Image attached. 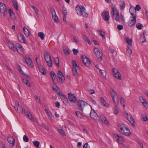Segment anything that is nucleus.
Masks as SVG:
<instances>
[{"label": "nucleus", "mask_w": 148, "mask_h": 148, "mask_svg": "<svg viewBox=\"0 0 148 148\" xmlns=\"http://www.w3.org/2000/svg\"><path fill=\"white\" fill-rule=\"evenodd\" d=\"M75 10L79 15L85 17H87L88 16V14L85 12V8L82 5H77L75 7Z\"/></svg>", "instance_id": "obj_1"}, {"label": "nucleus", "mask_w": 148, "mask_h": 148, "mask_svg": "<svg viewBox=\"0 0 148 148\" xmlns=\"http://www.w3.org/2000/svg\"><path fill=\"white\" fill-rule=\"evenodd\" d=\"M44 57L48 66L51 67L52 66L51 57L49 53L46 51H44Z\"/></svg>", "instance_id": "obj_2"}, {"label": "nucleus", "mask_w": 148, "mask_h": 148, "mask_svg": "<svg viewBox=\"0 0 148 148\" xmlns=\"http://www.w3.org/2000/svg\"><path fill=\"white\" fill-rule=\"evenodd\" d=\"M120 132L126 136H129L131 134L129 128L126 127L125 125H123V126H121L120 130Z\"/></svg>", "instance_id": "obj_3"}, {"label": "nucleus", "mask_w": 148, "mask_h": 148, "mask_svg": "<svg viewBox=\"0 0 148 148\" xmlns=\"http://www.w3.org/2000/svg\"><path fill=\"white\" fill-rule=\"evenodd\" d=\"M14 107L15 109L19 113L24 112L25 113L27 110L24 108H23L22 106L19 105L18 102L17 101H15V105Z\"/></svg>", "instance_id": "obj_4"}, {"label": "nucleus", "mask_w": 148, "mask_h": 148, "mask_svg": "<svg viewBox=\"0 0 148 148\" xmlns=\"http://www.w3.org/2000/svg\"><path fill=\"white\" fill-rule=\"evenodd\" d=\"M130 12L132 16L130 18H132L128 22V25L130 26H132L135 24L136 23V16L135 15L130 12Z\"/></svg>", "instance_id": "obj_5"}, {"label": "nucleus", "mask_w": 148, "mask_h": 148, "mask_svg": "<svg viewBox=\"0 0 148 148\" xmlns=\"http://www.w3.org/2000/svg\"><path fill=\"white\" fill-rule=\"evenodd\" d=\"M87 105L88 103H87L82 100H79L77 103L79 109L82 112Z\"/></svg>", "instance_id": "obj_6"}, {"label": "nucleus", "mask_w": 148, "mask_h": 148, "mask_svg": "<svg viewBox=\"0 0 148 148\" xmlns=\"http://www.w3.org/2000/svg\"><path fill=\"white\" fill-rule=\"evenodd\" d=\"M73 65V75L76 77L78 76L79 74L77 73L76 68L77 67V65L76 62L75 60H72V61Z\"/></svg>", "instance_id": "obj_7"}, {"label": "nucleus", "mask_w": 148, "mask_h": 148, "mask_svg": "<svg viewBox=\"0 0 148 148\" xmlns=\"http://www.w3.org/2000/svg\"><path fill=\"white\" fill-rule=\"evenodd\" d=\"M0 10L3 16H6L7 14V7L3 3L1 2L0 3Z\"/></svg>", "instance_id": "obj_8"}, {"label": "nucleus", "mask_w": 148, "mask_h": 148, "mask_svg": "<svg viewBox=\"0 0 148 148\" xmlns=\"http://www.w3.org/2000/svg\"><path fill=\"white\" fill-rule=\"evenodd\" d=\"M50 10L52 15V18L54 21L55 22H58V17L56 14L54 8L53 7H51L50 8Z\"/></svg>", "instance_id": "obj_9"}, {"label": "nucleus", "mask_w": 148, "mask_h": 148, "mask_svg": "<svg viewBox=\"0 0 148 148\" xmlns=\"http://www.w3.org/2000/svg\"><path fill=\"white\" fill-rule=\"evenodd\" d=\"M101 16L103 19L105 21H108L110 19L109 12L107 11L103 12L101 13Z\"/></svg>", "instance_id": "obj_10"}, {"label": "nucleus", "mask_w": 148, "mask_h": 148, "mask_svg": "<svg viewBox=\"0 0 148 148\" xmlns=\"http://www.w3.org/2000/svg\"><path fill=\"white\" fill-rule=\"evenodd\" d=\"M82 59L83 63L86 66L88 67L90 66V62L88 59L85 55H82Z\"/></svg>", "instance_id": "obj_11"}, {"label": "nucleus", "mask_w": 148, "mask_h": 148, "mask_svg": "<svg viewBox=\"0 0 148 148\" xmlns=\"http://www.w3.org/2000/svg\"><path fill=\"white\" fill-rule=\"evenodd\" d=\"M7 140L10 144V146L11 148L13 147L15 143V139L11 136H8Z\"/></svg>", "instance_id": "obj_12"}, {"label": "nucleus", "mask_w": 148, "mask_h": 148, "mask_svg": "<svg viewBox=\"0 0 148 148\" xmlns=\"http://www.w3.org/2000/svg\"><path fill=\"white\" fill-rule=\"evenodd\" d=\"M97 120H99L102 122L104 123L107 125H109V123L108 121L107 120L106 118L103 115H98V119Z\"/></svg>", "instance_id": "obj_13"}, {"label": "nucleus", "mask_w": 148, "mask_h": 148, "mask_svg": "<svg viewBox=\"0 0 148 148\" xmlns=\"http://www.w3.org/2000/svg\"><path fill=\"white\" fill-rule=\"evenodd\" d=\"M90 116L91 118L94 120H97L98 119V115L97 114L95 111L92 108L90 114Z\"/></svg>", "instance_id": "obj_14"}, {"label": "nucleus", "mask_w": 148, "mask_h": 148, "mask_svg": "<svg viewBox=\"0 0 148 148\" xmlns=\"http://www.w3.org/2000/svg\"><path fill=\"white\" fill-rule=\"evenodd\" d=\"M58 76L59 78L60 82L63 83L65 80V77L63 75L62 72L60 71H58Z\"/></svg>", "instance_id": "obj_15"}, {"label": "nucleus", "mask_w": 148, "mask_h": 148, "mask_svg": "<svg viewBox=\"0 0 148 148\" xmlns=\"http://www.w3.org/2000/svg\"><path fill=\"white\" fill-rule=\"evenodd\" d=\"M19 40L22 43L25 44L26 43V41L25 39V37L21 33H19L17 36Z\"/></svg>", "instance_id": "obj_16"}, {"label": "nucleus", "mask_w": 148, "mask_h": 148, "mask_svg": "<svg viewBox=\"0 0 148 148\" xmlns=\"http://www.w3.org/2000/svg\"><path fill=\"white\" fill-rule=\"evenodd\" d=\"M68 95H69L68 99L69 101L71 102H75L77 98L74 95V94H71V93H69Z\"/></svg>", "instance_id": "obj_17"}, {"label": "nucleus", "mask_w": 148, "mask_h": 148, "mask_svg": "<svg viewBox=\"0 0 148 148\" xmlns=\"http://www.w3.org/2000/svg\"><path fill=\"white\" fill-rule=\"evenodd\" d=\"M110 93L112 98V99L114 103H116V101L115 100V97L116 95H117V93L112 88L111 89V90L110 91Z\"/></svg>", "instance_id": "obj_18"}, {"label": "nucleus", "mask_w": 148, "mask_h": 148, "mask_svg": "<svg viewBox=\"0 0 148 148\" xmlns=\"http://www.w3.org/2000/svg\"><path fill=\"white\" fill-rule=\"evenodd\" d=\"M126 114L127 115L126 116L127 119L133 125H134L135 122L134 119L131 115L127 113Z\"/></svg>", "instance_id": "obj_19"}, {"label": "nucleus", "mask_w": 148, "mask_h": 148, "mask_svg": "<svg viewBox=\"0 0 148 148\" xmlns=\"http://www.w3.org/2000/svg\"><path fill=\"white\" fill-rule=\"evenodd\" d=\"M25 62L27 66L30 68H32L33 66V64L30 59L29 58H26L25 59Z\"/></svg>", "instance_id": "obj_20"}, {"label": "nucleus", "mask_w": 148, "mask_h": 148, "mask_svg": "<svg viewBox=\"0 0 148 148\" xmlns=\"http://www.w3.org/2000/svg\"><path fill=\"white\" fill-rule=\"evenodd\" d=\"M10 16L12 19L15 20L16 19L15 17V14L13 10L11 9H9L8 10Z\"/></svg>", "instance_id": "obj_21"}, {"label": "nucleus", "mask_w": 148, "mask_h": 148, "mask_svg": "<svg viewBox=\"0 0 148 148\" xmlns=\"http://www.w3.org/2000/svg\"><path fill=\"white\" fill-rule=\"evenodd\" d=\"M60 97L64 103L65 105H67L68 104V99L63 94H62Z\"/></svg>", "instance_id": "obj_22"}, {"label": "nucleus", "mask_w": 148, "mask_h": 148, "mask_svg": "<svg viewBox=\"0 0 148 148\" xmlns=\"http://www.w3.org/2000/svg\"><path fill=\"white\" fill-rule=\"evenodd\" d=\"M24 114L28 116V118L31 120V121H34V118L28 110H27L26 112Z\"/></svg>", "instance_id": "obj_23"}, {"label": "nucleus", "mask_w": 148, "mask_h": 148, "mask_svg": "<svg viewBox=\"0 0 148 148\" xmlns=\"http://www.w3.org/2000/svg\"><path fill=\"white\" fill-rule=\"evenodd\" d=\"M23 31L24 34L27 37H29L30 35L29 31L25 27L23 28Z\"/></svg>", "instance_id": "obj_24"}, {"label": "nucleus", "mask_w": 148, "mask_h": 148, "mask_svg": "<svg viewBox=\"0 0 148 148\" xmlns=\"http://www.w3.org/2000/svg\"><path fill=\"white\" fill-rule=\"evenodd\" d=\"M115 104V106H114V113L116 114L119 112V109L117 107V105L119 104V100H118L116 102V103H114Z\"/></svg>", "instance_id": "obj_25"}, {"label": "nucleus", "mask_w": 148, "mask_h": 148, "mask_svg": "<svg viewBox=\"0 0 148 148\" xmlns=\"http://www.w3.org/2000/svg\"><path fill=\"white\" fill-rule=\"evenodd\" d=\"M139 100L143 105L145 107L148 104L145 99L142 97H140L139 98Z\"/></svg>", "instance_id": "obj_26"}, {"label": "nucleus", "mask_w": 148, "mask_h": 148, "mask_svg": "<svg viewBox=\"0 0 148 148\" xmlns=\"http://www.w3.org/2000/svg\"><path fill=\"white\" fill-rule=\"evenodd\" d=\"M8 43L9 48L12 50L15 51L16 50V49L14 47V45L13 42L11 41H8Z\"/></svg>", "instance_id": "obj_27"}, {"label": "nucleus", "mask_w": 148, "mask_h": 148, "mask_svg": "<svg viewBox=\"0 0 148 148\" xmlns=\"http://www.w3.org/2000/svg\"><path fill=\"white\" fill-rule=\"evenodd\" d=\"M96 55L99 61H101L102 60L103 54L101 51L96 53Z\"/></svg>", "instance_id": "obj_28"}, {"label": "nucleus", "mask_w": 148, "mask_h": 148, "mask_svg": "<svg viewBox=\"0 0 148 148\" xmlns=\"http://www.w3.org/2000/svg\"><path fill=\"white\" fill-rule=\"evenodd\" d=\"M101 103L102 105L106 107H108L109 106V104L104 99L103 97H101Z\"/></svg>", "instance_id": "obj_29"}, {"label": "nucleus", "mask_w": 148, "mask_h": 148, "mask_svg": "<svg viewBox=\"0 0 148 148\" xmlns=\"http://www.w3.org/2000/svg\"><path fill=\"white\" fill-rule=\"evenodd\" d=\"M125 40L127 44L129 45L130 47H131L132 45V39H129V38L127 37L125 39Z\"/></svg>", "instance_id": "obj_30"}, {"label": "nucleus", "mask_w": 148, "mask_h": 148, "mask_svg": "<svg viewBox=\"0 0 148 148\" xmlns=\"http://www.w3.org/2000/svg\"><path fill=\"white\" fill-rule=\"evenodd\" d=\"M50 75L51 76V77L52 78L53 82H54V80L55 79H56L57 76L56 75L54 72L53 71H52L50 72Z\"/></svg>", "instance_id": "obj_31"}, {"label": "nucleus", "mask_w": 148, "mask_h": 148, "mask_svg": "<svg viewBox=\"0 0 148 148\" xmlns=\"http://www.w3.org/2000/svg\"><path fill=\"white\" fill-rule=\"evenodd\" d=\"M145 32H143V35H141L140 38V41L143 43L146 41V39L145 36Z\"/></svg>", "instance_id": "obj_32"}, {"label": "nucleus", "mask_w": 148, "mask_h": 148, "mask_svg": "<svg viewBox=\"0 0 148 148\" xmlns=\"http://www.w3.org/2000/svg\"><path fill=\"white\" fill-rule=\"evenodd\" d=\"M39 69L40 71L43 75H45L47 74L46 71L43 67L40 66L39 67Z\"/></svg>", "instance_id": "obj_33"}, {"label": "nucleus", "mask_w": 148, "mask_h": 148, "mask_svg": "<svg viewBox=\"0 0 148 148\" xmlns=\"http://www.w3.org/2000/svg\"><path fill=\"white\" fill-rule=\"evenodd\" d=\"M112 13L113 17H114V16H116V14H117V12H119L116 8L114 6L112 8Z\"/></svg>", "instance_id": "obj_34"}, {"label": "nucleus", "mask_w": 148, "mask_h": 148, "mask_svg": "<svg viewBox=\"0 0 148 148\" xmlns=\"http://www.w3.org/2000/svg\"><path fill=\"white\" fill-rule=\"evenodd\" d=\"M114 137L116 139L117 141L120 143L122 141V138L121 136H119L117 134H115L114 135Z\"/></svg>", "instance_id": "obj_35"}, {"label": "nucleus", "mask_w": 148, "mask_h": 148, "mask_svg": "<svg viewBox=\"0 0 148 148\" xmlns=\"http://www.w3.org/2000/svg\"><path fill=\"white\" fill-rule=\"evenodd\" d=\"M116 16H114V17H113V18L116 21L120 22V17L119 16V12H117V14H116Z\"/></svg>", "instance_id": "obj_36"}, {"label": "nucleus", "mask_w": 148, "mask_h": 148, "mask_svg": "<svg viewBox=\"0 0 148 148\" xmlns=\"http://www.w3.org/2000/svg\"><path fill=\"white\" fill-rule=\"evenodd\" d=\"M114 76L116 79L119 80L121 79V74L119 72H117L116 73H114Z\"/></svg>", "instance_id": "obj_37"}, {"label": "nucleus", "mask_w": 148, "mask_h": 148, "mask_svg": "<svg viewBox=\"0 0 148 148\" xmlns=\"http://www.w3.org/2000/svg\"><path fill=\"white\" fill-rule=\"evenodd\" d=\"M83 40L85 42L88 43L89 44H90V40L89 39L88 37L84 35L83 36Z\"/></svg>", "instance_id": "obj_38"}, {"label": "nucleus", "mask_w": 148, "mask_h": 148, "mask_svg": "<svg viewBox=\"0 0 148 148\" xmlns=\"http://www.w3.org/2000/svg\"><path fill=\"white\" fill-rule=\"evenodd\" d=\"M75 114L77 115V117L79 119H82L83 116L82 114L79 111H76L75 112Z\"/></svg>", "instance_id": "obj_39"}, {"label": "nucleus", "mask_w": 148, "mask_h": 148, "mask_svg": "<svg viewBox=\"0 0 148 148\" xmlns=\"http://www.w3.org/2000/svg\"><path fill=\"white\" fill-rule=\"evenodd\" d=\"M98 31L100 34V35L102 37V39L103 40L105 38V33L101 29L98 30Z\"/></svg>", "instance_id": "obj_40"}, {"label": "nucleus", "mask_w": 148, "mask_h": 148, "mask_svg": "<svg viewBox=\"0 0 148 148\" xmlns=\"http://www.w3.org/2000/svg\"><path fill=\"white\" fill-rule=\"evenodd\" d=\"M141 118L142 120L145 121H146L148 120L147 116L145 114H141Z\"/></svg>", "instance_id": "obj_41"}, {"label": "nucleus", "mask_w": 148, "mask_h": 148, "mask_svg": "<svg viewBox=\"0 0 148 148\" xmlns=\"http://www.w3.org/2000/svg\"><path fill=\"white\" fill-rule=\"evenodd\" d=\"M38 36L41 38V40H43L45 38V35L43 32H40L38 34Z\"/></svg>", "instance_id": "obj_42"}, {"label": "nucleus", "mask_w": 148, "mask_h": 148, "mask_svg": "<svg viewBox=\"0 0 148 148\" xmlns=\"http://www.w3.org/2000/svg\"><path fill=\"white\" fill-rule=\"evenodd\" d=\"M33 144L34 146L36 148H38L39 147L40 143L38 141L34 140L33 142Z\"/></svg>", "instance_id": "obj_43"}, {"label": "nucleus", "mask_w": 148, "mask_h": 148, "mask_svg": "<svg viewBox=\"0 0 148 148\" xmlns=\"http://www.w3.org/2000/svg\"><path fill=\"white\" fill-rule=\"evenodd\" d=\"M62 13L64 15L63 16H66L67 13L66 9L64 6H63L62 7Z\"/></svg>", "instance_id": "obj_44"}, {"label": "nucleus", "mask_w": 148, "mask_h": 148, "mask_svg": "<svg viewBox=\"0 0 148 148\" xmlns=\"http://www.w3.org/2000/svg\"><path fill=\"white\" fill-rule=\"evenodd\" d=\"M54 61L57 66L59 67V61L58 58V57L55 58L54 59Z\"/></svg>", "instance_id": "obj_45"}, {"label": "nucleus", "mask_w": 148, "mask_h": 148, "mask_svg": "<svg viewBox=\"0 0 148 148\" xmlns=\"http://www.w3.org/2000/svg\"><path fill=\"white\" fill-rule=\"evenodd\" d=\"M99 73L101 76L103 77H105L106 75L105 71L104 70L100 69Z\"/></svg>", "instance_id": "obj_46"}, {"label": "nucleus", "mask_w": 148, "mask_h": 148, "mask_svg": "<svg viewBox=\"0 0 148 148\" xmlns=\"http://www.w3.org/2000/svg\"><path fill=\"white\" fill-rule=\"evenodd\" d=\"M18 69L19 70V71H20V73L22 74L26 75L27 76V77H28V76L26 75L24 73V72L22 70L21 67L20 66H19L18 67Z\"/></svg>", "instance_id": "obj_47"}, {"label": "nucleus", "mask_w": 148, "mask_h": 148, "mask_svg": "<svg viewBox=\"0 0 148 148\" xmlns=\"http://www.w3.org/2000/svg\"><path fill=\"white\" fill-rule=\"evenodd\" d=\"M136 27L138 29H141L143 27V25L140 23H138L136 25Z\"/></svg>", "instance_id": "obj_48"}, {"label": "nucleus", "mask_w": 148, "mask_h": 148, "mask_svg": "<svg viewBox=\"0 0 148 148\" xmlns=\"http://www.w3.org/2000/svg\"><path fill=\"white\" fill-rule=\"evenodd\" d=\"M125 101L123 97H121L120 103L121 105L123 106V107H125Z\"/></svg>", "instance_id": "obj_49"}, {"label": "nucleus", "mask_w": 148, "mask_h": 148, "mask_svg": "<svg viewBox=\"0 0 148 148\" xmlns=\"http://www.w3.org/2000/svg\"><path fill=\"white\" fill-rule=\"evenodd\" d=\"M128 49L127 51V56H130L132 53V51L131 50L130 48V47L127 46Z\"/></svg>", "instance_id": "obj_50"}, {"label": "nucleus", "mask_w": 148, "mask_h": 148, "mask_svg": "<svg viewBox=\"0 0 148 148\" xmlns=\"http://www.w3.org/2000/svg\"><path fill=\"white\" fill-rule=\"evenodd\" d=\"M58 132L62 135L65 136L66 135V134L64 131L62 129H59Z\"/></svg>", "instance_id": "obj_51"}, {"label": "nucleus", "mask_w": 148, "mask_h": 148, "mask_svg": "<svg viewBox=\"0 0 148 148\" xmlns=\"http://www.w3.org/2000/svg\"><path fill=\"white\" fill-rule=\"evenodd\" d=\"M32 8L33 9L35 12L36 15H38V10L37 9V8L34 5H32Z\"/></svg>", "instance_id": "obj_52"}, {"label": "nucleus", "mask_w": 148, "mask_h": 148, "mask_svg": "<svg viewBox=\"0 0 148 148\" xmlns=\"http://www.w3.org/2000/svg\"><path fill=\"white\" fill-rule=\"evenodd\" d=\"M14 5V8L18 10V6L17 4V3L15 1H12Z\"/></svg>", "instance_id": "obj_53"}, {"label": "nucleus", "mask_w": 148, "mask_h": 148, "mask_svg": "<svg viewBox=\"0 0 148 148\" xmlns=\"http://www.w3.org/2000/svg\"><path fill=\"white\" fill-rule=\"evenodd\" d=\"M122 4L120 5V6L121 7L120 9L121 10H123V9L125 7V3H124V1H123L121 2Z\"/></svg>", "instance_id": "obj_54"}, {"label": "nucleus", "mask_w": 148, "mask_h": 148, "mask_svg": "<svg viewBox=\"0 0 148 148\" xmlns=\"http://www.w3.org/2000/svg\"><path fill=\"white\" fill-rule=\"evenodd\" d=\"M41 126L44 128L46 130H49V129L48 127L45 124H42L41 125Z\"/></svg>", "instance_id": "obj_55"}, {"label": "nucleus", "mask_w": 148, "mask_h": 148, "mask_svg": "<svg viewBox=\"0 0 148 148\" xmlns=\"http://www.w3.org/2000/svg\"><path fill=\"white\" fill-rule=\"evenodd\" d=\"M141 7L139 5L137 4L136 5V7L135 8V10L136 11H139Z\"/></svg>", "instance_id": "obj_56"}, {"label": "nucleus", "mask_w": 148, "mask_h": 148, "mask_svg": "<svg viewBox=\"0 0 148 148\" xmlns=\"http://www.w3.org/2000/svg\"><path fill=\"white\" fill-rule=\"evenodd\" d=\"M23 140L25 142H28L29 140L28 138L25 135L23 137Z\"/></svg>", "instance_id": "obj_57"}, {"label": "nucleus", "mask_w": 148, "mask_h": 148, "mask_svg": "<svg viewBox=\"0 0 148 148\" xmlns=\"http://www.w3.org/2000/svg\"><path fill=\"white\" fill-rule=\"evenodd\" d=\"M34 98L37 102L38 103H40V99L38 96L37 95H35L34 96Z\"/></svg>", "instance_id": "obj_58"}, {"label": "nucleus", "mask_w": 148, "mask_h": 148, "mask_svg": "<svg viewBox=\"0 0 148 148\" xmlns=\"http://www.w3.org/2000/svg\"><path fill=\"white\" fill-rule=\"evenodd\" d=\"M17 51L19 53L21 54L22 53L23 51V48L22 47H20V48H18L17 49H16Z\"/></svg>", "instance_id": "obj_59"}, {"label": "nucleus", "mask_w": 148, "mask_h": 148, "mask_svg": "<svg viewBox=\"0 0 148 148\" xmlns=\"http://www.w3.org/2000/svg\"><path fill=\"white\" fill-rule=\"evenodd\" d=\"M45 112H46L47 113V114L48 116L51 117H52V114L50 111H49L47 109H46L45 110Z\"/></svg>", "instance_id": "obj_60"}, {"label": "nucleus", "mask_w": 148, "mask_h": 148, "mask_svg": "<svg viewBox=\"0 0 148 148\" xmlns=\"http://www.w3.org/2000/svg\"><path fill=\"white\" fill-rule=\"evenodd\" d=\"M5 144L3 142L0 141V148H5Z\"/></svg>", "instance_id": "obj_61"}, {"label": "nucleus", "mask_w": 148, "mask_h": 148, "mask_svg": "<svg viewBox=\"0 0 148 148\" xmlns=\"http://www.w3.org/2000/svg\"><path fill=\"white\" fill-rule=\"evenodd\" d=\"M137 143L141 148H143V143L140 140H138L137 141Z\"/></svg>", "instance_id": "obj_62"}, {"label": "nucleus", "mask_w": 148, "mask_h": 148, "mask_svg": "<svg viewBox=\"0 0 148 148\" xmlns=\"http://www.w3.org/2000/svg\"><path fill=\"white\" fill-rule=\"evenodd\" d=\"M15 47L16 49H18V48H20V47H22V46L18 43H16L15 45Z\"/></svg>", "instance_id": "obj_63"}, {"label": "nucleus", "mask_w": 148, "mask_h": 148, "mask_svg": "<svg viewBox=\"0 0 148 148\" xmlns=\"http://www.w3.org/2000/svg\"><path fill=\"white\" fill-rule=\"evenodd\" d=\"M117 28L119 30H121L123 29V26L122 25H118Z\"/></svg>", "instance_id": "obj_64"}]
</instances>
